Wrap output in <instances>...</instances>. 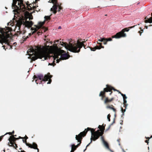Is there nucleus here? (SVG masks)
<instances>
[{
    "label": "nucleus",
    "mask_w": 152,
    "mask_h": 152,
    "mask_svg": "<svg viewBox=\"0 0 152 152\" xmlns=\"http://www.w3.org/2000/svg\"><path fill=\"white\" fill-rule=\"evenodd\" d=\"M29 52L34 53L36 54V56L32 57L31 58L32 61H35L38 58L42 59L44 61L48 59V55L46 52L47 48L45 47H41V46H35L34 48L31 47L29 49Z\"/></svg>",
    "instance_id": "obj_1"
},
{
    "label": "nucleus",
    "mask_w": 152,
    "mask_h": 152,
    "mask_svg": "<svg viewBox=\"0 0 152 152\" xmlns=\"http://www.w3.org/2000/svg\"><path fill=\"white\" fill-rule=\"evenodd\" d=\"M81 39H79L77 41V43L74 44H73L72 42H71V41H70L68 44L67 43H64L63 42H62L63 44L61 43V42H60V44L64 46L68 50L73 53H77L80 52V49L82 48L85 42V41L81 42Z\"/></svg>",
    "instance_id": "obj_2"
},
{
    "label": "nucleus",
    "mask_w": 152,
    "mask_h": 152,
    "mask_svg": "<svg viewBox=\"0 0 152 152\" xmlns=\"http://www.w3.org/2000/svg\"><path fill=\"white\" fill-rule=\"evenodd\" d=\"M98 129L97 131H95V129L88 127L87 129H85L84 130L91 131V142L86 147V148L84 150V152L85 151L87 147L89 146V145L92 143V140L95 141L99 138L100 136L103 135L104 134L105 127L103 126L99 125Z\"/></svg>",
    "instance_id": "obj_3"
},
{
    "label": "nucleus",
    "mask_w": 152,
    "mask_h": 152,
    "mask_svg": "<svg viewBox=\"0 0 152 152\" xmlns=\"http://www.w3.org/2000/svg\"><path fill=\"white\" fill-rule=\"evenodd\" d=\"M98 129L97 131H95V129L88 127L87 129H85L84 130L91 131V142L86 147V148L84 150V152L85 151L87 147L89 146V145L92 143V140L95 141L99 138L100 136L103 135L104 134L105 127L103 126L99 125Z\"/></svg>",
    "instance_id": "obj_4"
},
{
    "label": "nucleus",
    "mask_w": 152,
    "mask_h": 152,
    "mask_svg": "<svg viewBox=\"0 0 152 152\" xmlns=\"http://www.w3.org/2000/svg\"><path fill=\"white\" fill-rule=\"evenodd\" d=\"M33 24V23L31 21H28L26 19L22 18L19 19L17 22L16 25V28H18V30L20 29L21 26L23 25L24 27L30 28Z\"/></svg>",
    "instance_id": "obj_5"
},
{
    "label": "nucleus",
    "mask_w": 152,
    "mask_h": 152,
    "mask_svg": "<svg viewBox=\"0 0 152 152\" xmlns=\"http://www.w3.org/2000/svg\"><path fill=\"white\" fill-rule=\"evenodd\" d=\"M106 87L104 89L103 91H101L100 92L99 95V96H101V99L102 100H103L104 97H105V93L108 91L110 92H111L110 93V95L113 93V92L112 91V90H113L115 91H117L121 95L122 94H123L120 91L115 89L113 87L110 85H106Z\"/></svg>",
    "instance_id": "obj_6"
},
{
    "label": "nucleus",
    "mask_w": 152,
    "mask_h": 152,
    "mask_svg": "<svg viewBox=\"0 0 152 152\" xmlns=\"http://www.w3.org/2000/svg\"><path fill=\"white\" fill-rule=\"evenodd\" d=\"M52 75H50V73L49 72L47 74L45 75L44 77L42 74L38 75V79L36 80V82L37 84H38V83L37 81L39 80H40L41 83H39L40 84L42 83V81H46L48 80V82L47 84H50L52 82V80L51 78L52 77Z\"/></svg>",
    "instance_id": "obj_7"
},
{
    "label": "nucleus",
    "mask_w": 152,
    "mask_h": 152,
    "mask_svg": "<svg viewBox=\"0 0 152 152\" xmlns=\"http://www.w3.org/2000/svg\"><path fill=\"white\" fill-rule=\"evenodd\" d=\"M8 35L4 31V29L0 28V43L3 45V43L8 44V40L7 39Z\"/></svg>",
    "instance_id": "obj_8"
},
{
    "label": "nucleus",
    "mask_w": 152,
    "mask_h": 152,
    "mask_svg": "<svg viewBox=\"0 0 152 152\" xmlns=\"http://www.w3.org/2000/svg\"><path fill=\"white\" fill-rule=\"evenodd\" d=\"M136 25L124 28L121 31L117 33L115 35L112 36V38L118 39L121 37H125L126 36V34L124 33V32L125 31H128L130 29L134 27Z\"/></svg>",
    "instance_id": "obj_9"
},
{
    "label": "nucleus",
    "mask_w": 152,
    "mask_h": 152,
    "mask_svg": "<svg viewBox=\"0 0 152 152\" xmlns=\"http://www.w3.org/2000/svg\"><path fill=\"white\" fill-rule=\"evenodd\" d=\"M64 52H65L64 50H60L57 53V54L55 55V58H54V60H55V58H58V56L61 55V58L59 59L56 60L57 63H58L61 60H66L69 58V55L67 54L66 53L61 54L62 53Z\"/></svg>",
    "instance_id": "obj_10"
},
{
    "label": "nucleus",
    "mask_w": 152,
    "mask_h": 152,
    "mask_svg": "<svg viewBox=\"0 0 152 152\" xmlns=\"http://www.w3.org/2000/svg\"><path fill=\"white\" fill-rule=\"evenodd\" d=\"M87 132L88 130H84L83 132H80L78 135H76L75 139L78 142H79V143L76 145H75V144H73L72 145L73 146H74L75 148L77 149L78 146H80L81 143L83 138L86 136Z\"/></svg>",
    "instance_id": "obj_11"
},
{
    "label": "nucleus",
    "mask_w": 152,
    "mask_h": 152,
    "mask_svg": "<svg viewBox=\"0 0 152 152\" xmlns=\"http://www.w3.org/2000/svg\"><path fill=\"white\" fill-rule=\"evenodd\" d=\"M51 2L54 4L53 7L50 9V11H52L54 14H56L57 11V10L58 8V11H60L63 8L57 2V0H51Z\"/></svg>",
    "instance_id": "obj_12"
},
{
    "label": "nucleus",
    "mask_w": 152,
    "mask_h": 152,
    "mask_svg": "<svg viewBox=\"0 0 152 152\" xmlns=\"http://www.w3.org/2000/svg\"><path fill=\"white\" fill-rule=\"evenodd\" d=\"M23 142H24L26 145L28 146L29 148H33L34 149H36L37 150L38 152H39V149L37 148V145L35 143L33 142V144L31 145V144L28 143L27 142L26 140H23Z\"/></svg>",
    "instance_id": "obj_13"
},
{
    "label": "nucleus",
    "mask_w": 152,
    "mask_h": 152,
    "mask_svg": "<svg viewBox=\"0 0 152 152\" xmlns=\"http://www.w3.org/2000/svg\"><path fill=\"white\" fill-rule=\"evenodd\" d=\"M97 43L99 45V46L96 45L95 47L93 48L91 47L89 48H90L91 51H95L96 49H100L101 48H104V46L102 45V43L100 42H97Z\"/></svg>",
    "instance_id": "obj_14"
},
{
    "label": "nucleus",
    "mask_w": 152,
    "mask_h": 152,
    "mask_svg": "<svg viewBox=\"0 0 152 152\" xmlns=\"http://www.w3.org/2000/svg\"><path fill=\"white\" fill-rule=\"evenodd\" d=\"M12 137H14V136H10L8 139V140L10 142V144H11V145H10L8 143V145L10 147H14L15 146L14 145V143H15V142L16 140L15 139H14L12 138Z\"/></svg>",
    "instance_id": "obj_15"
},
{
    "label": "nucleus",
    "mask_w": 152,
    "mask_h": 152,
    "mask_svg": "<svg viewBox=\"0 0 152 152\" xmlns=\"http://www.w3.org/2000/svg\"><path fill=\"white\" fill-rule=\"evenodd\" d=\"M17 1L20 2H18V5L19 6L20 9H21L22 10H26L25 7V5L23 3V0H17Z\"/></svg>",
    "instance_id": "obj_16"
},
{
    "label": "nucleus",
    "mask_w": 152,
    "mask_h": 152,
    "mask_svg": "<svg viewBox=\"0 0 152 152\" xmlns=\"http://www.w3.org/2000/svg\"><path fill=\"white\" fill-rule=\"evenodd\" d=\"M44 23V22H39L38 23V26H37L35 28V31H37L38 29L41 28Z\"/></svg>",
    "instance_id": "obj_17"
},
{
    "label": "nucleus",
    "mask_w": 152,
    "mask_h": 152,
    "mask_svg": "<svg viewBox=\"0 0 152 152\" xmlns=\"http://www.w3.org/2000/svg\"><path fill=\"white\" fill-rule=\"evenodd\" d=\"M104 98H105V99L104 100V103L106 104L111 102L114 99L113 98H112L110 99H109L108 97H106V96Z\"/></svg>",
    "instance_id": "obj_18"
},
{
    "label": "nucleus",
    "mask_w": 152,
    "mask_h": 152,
    "mask_svg": "<svg viewBox=\"0 0 152 152\" xmlns=\"http://www.w3.org/2000/svg\"><path fill=\"white\" fill-rule=\"evenodd\" d=\"M106 108L107 109H110L113 110V111L115 112V114L116 110L114 108V106L113 105H108L106 106Z\"/></svg>",
    "instance_id": "obj_19"
},
{
    "label": "nucleus",
    "mask_w": 152,
    "mask_h": 152,
    "mask_svg": "<svg viewBox=\"0 0 152 152\" xmlns=\"http://www.w3.org/2000/svg\"><path fill=\"white\" fill-rule=\"evenodd\" d=\"M13 3L12 4V7H14L15 8H19V7L16 5L17 1V0H13Z\"/></svg>",
    "instance_id": "obj_20"
},
{
    "label": "nucleus",
    "mask_w": 152,
    "mask_h": 152,
    "mask_svg": "<svg viewBox=\"0 0 152 152\" xmlns=\"http://www.w3.org/2000/svg\"><path fill=\"white\" fill-rule=\"evenodd\" d=\"M48 43H49V42L48 41H47L46 43L45 44V46H39V45H38V46H41V47H45V48H47V50H46V52L47 53V51L48 48H49L50 47V46H49V44L48 45Z\"/></svg>",
    "instance_id": "obj_21"
},
{
    "label": "nucleus",
    "mask_w": 152,
    "mask_h": 152,
    "mask_svg": "<svg viewBox=\"0 0 152 152\" xmlns=\"http://www.w3.org/2000/svg\"><path fill=\"white\" fill-rule=\"evenodd\" d=\"M152 17L149 18L148 20H146L145 21V23H152V13L151 14Z\"/></svg>",
    "instance_id": "obj_22"
},
{
    "label": "nucleus",
    "mask_w": 152,
    "mask_h": 152,
    "mask_svg": "<svg viewBox=\"0 0 152 152\" xmlns=\"http://www.w3.org/2000/svg\"><path fill=\"white\" fill-rule=\"evenodd\" d=\"M104 145L108 149L110 150L109 148V146L108 143L106 141H104L103 142Z\"/></svg>",
    "instance_id": "obj_23"
},
{
    "label": "nucleus",
    "mask_w": 152,
    "mask_h": 152,
    "mask_svg": "<svg viewBox=\"0 0 152 152\" xmlns=\"http://www.w3.org/2000/svg\"><path fill=\"white\" fill-rule=\"evenodd\" d=\"M41 28H42L40 29V30L41 31H43V33L45 32L48 30V29L47 28L45 27H43Z\"/></svg>",
    "instance_id": "obj_24"
},
{
    "label": "nucleus",
    "mask_w": 152,
    "mask_h": 152,
    "mask_svg": "<svg viewBox=\"0 0 152 152\" xmlns=\"http://www.w3.org/2000/svg\"><path fill=\"white\" fill-rule=\"evenodd\" d=\"M44 18L46 20H50V16H45L44 17Z\"/></svg>",
    "instance_id": "obj_25"
},
{
    "label": "nucleus",
    "mask_w": 152,
    "mask_h": 152,
    "mask_svg": "<svg viewBox=\"0 0 152 152\" xmlns=\"http://www.w3.org/2000/svg\"><path fill=\"white\" fill-rule=\"evenodd\" d=\"M76 149V148H75L74 146H73V145H72V150L71 152H74Z\"/></svg>",
    "instance_id": "obj_26"
},
{
    "label": "nucleus",
    "mask_w": 152,
    "mask_h": 152,
    "mask_svg": "<svg viewBox=\"0 0 152 152\" xmlns=\"http://www.w3.org/2000/svg\"><path fill=\"white\" fill-rule=\"evenodd\" d=\"M34 30V31L33 32V33H31L29 34V36H31L32 34H33L34 33V32H36V31H35V28H31V30Z\"/></svg>",
    "instance_id": "obj_27"
},
{
    "label": "nucleus",
    "mask_w": 152,
    "mask_h": 152,
    "mask_svg": "<svg viewBox=\"0 0 152 152\" xmlns=\"http://www.w3.org/2000/svg\"><path fill=\"white\" fill-rule=\"evenodd\" d=\"M104 37H103L102 38H100V39H98L97 42H103V41L104 40Z\"/></svg>",
    "instance_id": "obj_28"
},
{
    "label": "nucleus",
    "mask_w": 152,
    "mask_h": 152,
    "mask_svg": "<svg viewBox=\"0 0 152 152\" xmlns=\"http://www.w3.org/2000/svg\"><path fill=\"white\" fill-rule=\"evenodd\" d=\"M104 40L103 42V44L104 45H106L107 44V40L106 38H104Z\"/></svg>",
    "instance_id": "obj_29"
},
{
    "label": "nucleus",
    "mask_w": 152,
    "mask_h": 152,
    "mask_svg": "<svg viewBox=\"0 0 152 152\" xmlns=\"http://www.w3.org/2000/svg\"><path fill=\"white\" fill-rule=\"evenodd\" d=\"M121 96L123 97V100H126V99L127 98V97L126 96V95L125 94H122Z\"/></svg>",
    "instance_id": "obj_30"
},
{
    "label": "nucleus",
    "mask_w": 152,
    "mask_h": 152,
    "mask_svg": "<svg viewBox=\"0 0 152 152\" xmlns=\"http://www.w3.org/2000/svg\"><path fill=\"white\" fill-rule=\"evenodd\" d=\"M110 116H111V115L110 114H108V115L107 116V119H108V121H110Z\"/></svg>",
    "instance_id": "obj_31"
},
{
    "label": "nucleus",
    "mask_w": 152,
    "mask_h": 152,
    "mask_svg": "<svg viewBox=\"0 0 152 152\" xmlns=\"http://www.w3.org/2000/svg\"><path fill=\"white\" fill-rule=\"evenodd\" d=\"M43 33V31L40 30L37 33V34L38 35H40L42 33Z\"/></svg>",
    "instance_id": "obj_32"
},
{
    "label": "nucleus",
    "mask_w": 152,
    "mask_h": 152,
    "mask_svg": "<svg viewBox=\"0 0 152 152\" xmlns=\"http://www.w3.org/2000/svg\"><path fill=\"white\" fill-rule=\"evenodd\" d=\"M114 116H115V118H114V119H113V122H112V123L111 124V125H113V124H114V123H115V117H116V114H115V115H114Z\"/></svg>",
    "instance_id": "obj_33"
},
{
    "label": "nucleus",
    "mask_w": 152,
    "mask_h": 152,
    "mask_svg": "<svg viewBox=\"0 0 152 152\" xmlns=\"http://www.w3.org/2000/svg\"><path fill=\"white\" fill-rule=\"evenodd\" d=\"M124 100V106L125 105L126 107V106L127 105L126 104L127 101L126 100Z\"/></svg>",
    "instance_id": "obj_34"
},
{
    "label": "nucleus",
    "mask_w": 152,
    "mask_h": 152,
    "mask_svg": "<svg viewBox=\"0 0 152 152\" xmlns=\"http://www.w3.org/2000/svg\"><path fill=\"white\" fill-rule=\"evenodd\" d=\"M28 36H27L26 37H25V36H23V41H25L28 38Z\"/></svg>",
    "instance_id": "obj_35"
},
{
    "label": "nucleus",
    "mask_w": 152,
    "mask_h": 152,
    "mask_svg": "<svg viewBox=\"0 0 152 152\" xmlns=\"http://www.w3.org/2000/svg\"><path fill=\"white\" fill-rule=\"evenodd\" d=\"M101 139L102 141L103 142H104V141H105L104 140V137L103 136H101Z\"/></svg>",
    "instance_id": "obj_36"
},
{
    "label": "nucleus",
    "mask_w": 152,
    "mask_h": 152,
    "mask_svg": "<svg viewBox=\"0 0 152 152\" xmlns=\"http://www.w3.org/2000/svg\"><path fill=\"white\" fill-rule=\"evenodd\" d=\"M126 109H124L122 107H121V111L122 113H124ZM123 115H124V114H123Z\"/></svg>",
    "instance_id": "obj_37"
},
{
    "label": "nucleus",
    "mask_w": 152,
    "mask_h": 152,
    "mask_svg": "<svg viewBox=\"0 0 152 152\" xmlns=\"http://www.w3.org/2000/svg\"><path fill=\"white\" fill-rule=\"evenodd\" d=\"M107 40V41H112V39L111 38H106Z\"/></svg>",
    "instance_id": "obj_38"
},
{
    "label": "nucleus",
    "mask_w": 152,
    "mask_h": 152,
    "mask_svg": "<svg viewBox=\"0 0 152 152\" xmlns=\"http://www.w3.org/2000/svg\"><path fill=\"white\" fill-rule=\"evenodd\" d=\"M28 138V137H27L26 135L25 137H23V140H26Z\"/></svg>",
    "instance_id": "obj_39"
},
{
    "label": "nucleus",
    "mask_w": 152,
    "mask_h": 152,
    "mask_svg": "<svg viewBox=\"0 0 152 152\" xmlns=\"http://www.w3.org/2000/svg\"><path fill=\"white\" fill-rule=\"evenodd\" d=\"M143 30H141V31H139L138 32L140 34V35L141 36V33L143 32Z\"/></svg>",
    "instance_id": "obj_40"
},
{
    "label": "nucleus",
    "mask_w": 152,
    "mask_h": 152,
    "mask_svg": "<svg viewBox=\"0 0 152 152\" xmlns=\"http://www.w3.org/2000/svg\"><path fill=\"white\" fill-rule=\"evenodd\" d=\"M14 145L15 146L14 147H13L14 148L16 149V148L18 147L17 144L15 143H14Z\"/></svg>",
    "instance_id": "obj_41"
},
{
    "label": "nucleus",
    "mask_w": 152,
    "mask_h": 152,
    "mask_svg": "<svg viewBox=\"0 0 152 152\" xmlns=\"http://www.w3.org/2000/svg\"><path fill=\"white\" fill-rule=\"evenodd\" d=\"M34 79H38V75L36 76L35 75H34Z\"/></svg>",
    "instance_id": "obj_42"
},
{
    "label": "nucleus",
    "mask_w": 152,
    "mask_h": 152,
    "mask_svg": "<svg viewBox=\"0 0 152 152\" xmlns=\"http://www.w3.org/2000/svg\"><path fill=\"white\" fill-rule=\"evenodd\" d=\"M4 135H2L0 137V142L1 141L3 136Z\"/></svg>",
    "instance_id": "obj_43"
},
{
    "label": "nucleus",
    "mask_w": 152,
    "mask_h": 152,
    "mask_svg": "<svg viewBox=\"0 0 152 152\" xmlns=\"http://www.w3.org/2000/svg\"><path fill=\"white\" fill-rule=\"evenodd\" d=\"M9 134L10 135H12V132H11L7 133L6 134Z\"/></svg>",
    "instance_id": "obj_44"
},
{
    "label": "nucleus",
    "mask_w": 152,
    "mask_h": 152,
    "mask_svg": "<svg viewBox=\"0 0 152 152\" xmlns=\"http://www.w3.org/2000/svg\"><path fill=\"white\" fill-rule=\"evenodd\" d=\"M12 138L14 139H15L16 140H18V138H15L14 137H12Z\"/></svg>",
    "instance_id": "obj_45"
},
{
    "label": "nucleus",
    "mask_w": 152,
    "mask_h": 152,
    "mask_svg": "<svg viewBox=\"0 0 152 152\" xmlns=\"http://www.w3.org/2000/svg\"><path fill=\"white\" fill-rule=\"evenodd\" d=\"M148 140H146L145 141V142L147 143V144H148Z\"/></svg>",
    "instance_id": "obj_46"
},
{
    "label": "nucleus",
    "mask_w": 152,
    "mask_h": 152,
    "mask_svg": "<svg viewBox=\"0 0 152 152\" xmlns=\"http://www.w3.org/2000/svg\"><path fill=\"white\" fill-rule=\"evenodd\" d=\"M54 62H55L54 61L52 63V64H53L52 65H53V66H55L56 65V64L55 63H54Z\"/></svg>",
    "instance_id": "obj_47"
},
{
    "label": "nucleus",
    "mask_w": 152,
    "mask_h": 152,
    "mask_svg": "<svg viewBox=\"0 0 152 152\" xmlns=\"http://www.w3.org/2000/svg\"><path fill=\"white\" fill-rule=\"evenodd\" d=\"M120 139H118V140H117V141H118V142L119 143V142H120ZM119 145H120V143H119Z\"/></svg>",
    "instance_id": "obj_48"
},
{
    "label": "nucleus",
    "mask_w": 152,
    "mask_h": 152,
    "mask_svg": "<svg viewBox=\"0 0 152 152\" xmlns=\"http://www.w3.org/2000/svg\"><path fill=\"white\" fill-rule=\"evenodd\" d=\"M2 47H4V49H5V50H6V49L5 48V46L4 45H3L2 46Z\"/></svg>",
    "instance_id": "obj_49"
},
{
    "label": "nucleus",
    "mask_w": 152,
    "mask_h": 152,
    "mask_svg": "<svg viewBox=\"0 0 152 152\" xmlns=\"http://www.w3.org/2000/svg\"><path fill=\"white\" fill-rule=\"evenodd\" d=\"M18 139H22L23 140V137H18Z\"/></svg>",
    "instance_id": "obj_50"
},
{
    "label": "nucleus",
    "mask_w": 152,
    "mask_h": 152,
    "mask_svg": "<svg viewBox=\"0 0 152 152\" xmlns=\"http://www.w3.org/2000/svg\"><path fill=\"white\" fill-rule=\"evenodd\" d=\"M18 152H26V151H24V150H23V151H18Z\"/></svg>",
    "instance_id": "obj_51"
},
{
    "label": "nucleus",
    "mask_w": 152,
    "mask_h": 152,
    "mask_svg": "<svg viewBox=\"0 0 152 152\" xmlns=\"http://www.w3.org/2000/svg\"><path fill=\"white\" fill-rule=\"evenodd\" d=\"M149 18H147V17H146L145 18V20H148V19H149Z\"/></svg>",
    "instance_id": "obj_52"
},
{
    "label": "nucleus",
    "mask_w": 152,
    "mask_h": 152,
    "mask_svg": "<svg viewBox=\"0 0 152 152\" xmlns=\"http://www.w3.org/2000/svg\"><path fill=\"white\" fill-rule=\"evenodd\" d=\"M151 138V137H145V138H146L148 139V140H149L150 138Z\"/></svg>",
    "instance_id": "obj_53"
},
{
    "label": "nucleus",
    "mask_w": 152,
    "mask_h": 152,
    "mask_svg": "<svg viewBox=\"0 0 152 152\" xmlns=\"http://www.w3.org/2000/svg\"><path fill=\"white\" fill-rule=\"evenodd\" d=\"M83 47L85 49H86V45H85V44H84V45H83Z\"/></svg>",
    "instance_id": "obj_54"
},
{
    "label": "nucleus",
    "mask_w": 152,
    "mask_h": 152,
    "mask_svg": "<svg viewBox=\"0 0 152 152\" xmlns=\"http://www.w3.org/2000/svg\"><path fill=\"white\" fill-rule=\"evenodd\" d=\"M48 65H53V64L52 63H49Z\"/></svg>",
    "instance_id": "obj_55"
},
{
    "label": "nucleus",
    "mask_w": 152,
    "mask_h": 152,
    "mask_svg": "<svg viewBox=\"0 0 152 152\" xmlns=\"http://www.w3.org/2000/svg\"><path fill=\"white\" fill-rule=\"evenodd\" d=\"M14 131H13L12 132V135L14 134Z\"/></svg>",
    "instance_id": "obj_56"
},
{
    "label": "nucleus",
    "mask_w": 152,
    "mask_h": 152,
    "mask_svg": "<svg viewBox=\"0 0 152 152\" xmlns=\"http://www.w3.org/2000/svg\"><path fill=\"white\" fill-rule=\"evenodd\" d=\"M61 26H59L58 28V29H61Z\"/></svg>",
    "instance_id": "obj_57"
},
{
    "label": "nucleus",
    "mask_w": 152,
    "mask_h": 152,
    "mask_svg": "<svg viewBox=\"0 0 152 152\" xmlns=\"http://www.w3.org/2000/svg\"><path fill=\"white\" fill-rule=\"evenodd\" d=\"M148 26H145V28L146 29L148 28Z\"/></svg>",
    "instance_id": "obj_58"
},
{
    "label": "nucleus",
    "mask_w": 152,
    "mask_h": 152,
    "mask_svg": "<svg viewBox=\"0 0 152 152\" xmlns=\"http://www.w3.org/2000/svg\"><path fill=\"white\" fill-rule=\"evenodd\" d=\"M12 136H14V137H15V136L16 137V135H12Z\"/></svg>",
    "instance_id": "obj_59"
},
{
    "label": "nucleus",
    "mask_w": 152,
    "mask_h": 152,
    "mask_svg": "<svg viewBox=\"0 0 152 152\" xmlns=\"http://www.w3.org/2000/svg\"><path fill=\"white\" fill-rule=\"evenodd\" d=\"M152 26V25H150L149 26Z\"/></svg>",
    "instance_id": "obj_60"
},
{
    "label": "nucleus",
    "mask_w": 152,
    "mask_h": 152,
    "mask_svg": "<svg viewBox=\"0 0 152 152\" xmlns=\"http://www.w3.org/2000/svg\"><path fill=\"white\" fill-rule=\"evenodd\" d=\"M26 4H27V5H28V3H26Z\"/></svg>",
    "instance_id": "obj_61"
},
{
    "label": "nucleus",
    "mask_w": 152,
    "mask_h": 152,
    "mask_svg": "<svg viewBox=\"0 0 152 152\" xmlns=\"http://www.w3.org/2000/svg\"><path fill=\"white\" fill-rule=\"evenodd\" d=\"M20 149H22V148H20Z\"/></svg>",
    "instance_id": "obj_62"
},
{
    "label": "nucleus",
    "mask_w": 152,
    "mask_h": 152,
    "mask_svg": "<svg viewBox=\"0 0 152 152\" xmlns=\"http://www.w3.org/2000/svg\"><path fill=\"white\" fill-rule=\"evenodd\" d=\"M151 137H152V135L151 136Z\"/></svg>",
    "instance_id": "obj_63"
},
{
    "label": "nucleus",
    "mask_w": 152,
    "mask_h": 152,
    "mask_svg": "<svg viewBox=\"0 0 152 152\" xmlns=\"http://www.w3.org/2000/svg\"><path fill=\"white\" fill-rule=\"evenodd\" d=\"M32 19V18H30V19Z\"/></svg>",
    "instance_id": "obj_64"
}]
</instances>
